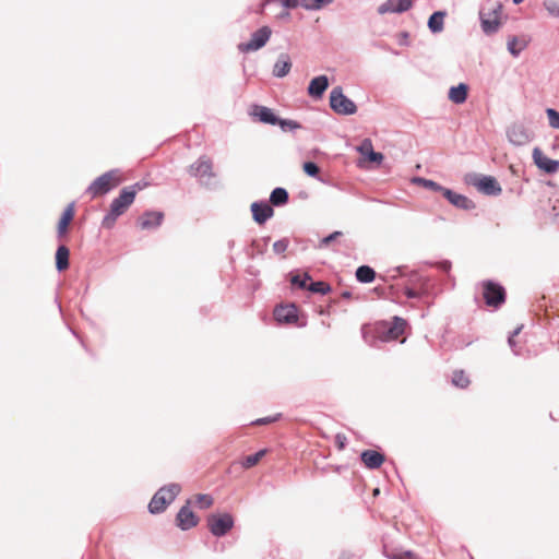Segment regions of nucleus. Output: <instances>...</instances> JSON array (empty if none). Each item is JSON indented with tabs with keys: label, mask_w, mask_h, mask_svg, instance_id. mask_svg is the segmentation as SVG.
<instances>
[{
	"label": "nucleus",
	"mask_w": 559,
	"mask_h": 559,
	"mask_svg": "<svg viewBox=\"0 0 559 559\" xmlns=\"http://www.w3.org/2000/svg\"><path fill=\"white\" fill-rule=\"evenodd\" d=\"M147 186V182L139 181L132 186L123 188L119 195L112 200L110 210L104 217L102 226L107 229L112 228L117 218L126 213L130 205L134 202L136 193L145 189Z\"/></svg>",
	"instance_id": "nucleus-1"
},
{
	"label": "nucleus",
	"mask_w": 559,
	"mask_h": 559,
	"mask_svg": "<svg viewBox=\"0 0 559 559\" xmlns=\"http://www.w3.org/2000/svg\"><path fill=\"white\" fill-rule=\"evenodd\" d=\"M481 29L487 35H491L500 28L502 24V4L498 1H488L479 11Z\"/></svg>",
	"instance_id": "nucleus-2"
},
{
	"label": "nucleus",
	"mask_w": 559,
	"mask_h": 559,
	"mask_svg": "<svg viewBox=\"0 0 559 559\" xmlns=\"http://www.w3.org/2000/svg\"><path fill=\"white\" fill-rule=\"evenodd\" d=\"M123 181V177L118 169L109 170L97 177L87 188L86 193L92 199L100 197L118 187Z\"/></svg>",
	"instance_id": "nucleus-3"
},
{
	"label": "nucleus",
	"mask_w": 559,
	"mask_h": 559,
	"mask_svg": "<svg viewBox=\"0 0 559 559\" xmlns=\"http://www.w3.org/2000/svg\"><path fill=\"white\" fill-rule=\"evenodd\" d=\"M180 492V486L177 484H170L160 488L152 498L148 509L151 513H160L163 512L169 503L177 497Z\"/></svg>",
	"instance_id": "nucleus-4"
},
{
	"label": "nucleus",
	"mask_w": 559,
	"mask_h": 559,
	"mask_svg": "<svg viewBox=\"0 0 559 559\" xmlns=\"http://www.w3.org/2000/svg\"><path fill=\"white\" fill-rule=\"evenodd\" d=\"M330 106L335 112L341 115H353L357 110L355 103L343 94V90L340 86L332 90Z\"/></svg>",
	"instance_id": "nucleus-5"
},
{
	"label": "nucleus",
	"mask_w": 559,
	"mask_h": 559,
	"mask_svg": "<svg viewBox=\"0 0 559 559\" xmlns=\"http://www.w3.org/2000/svg\"><path fill=\"white\" fill-rule=\"evenodd\" d=\"M207 526L214 536H224L234 526V519L229 513L211 514L207 518Z\"/></svg>",
	"instance_id": "nucleus-6"
},
{
	"label": "nucleus",
	"mask_w": 559,
	"mask_h": 559,
	"mask_svg": "<svg viewBox=\"0 0 559 559\" xmlns=\"http://www.w3.org/2000/svg\"><path fill=\"white\" fill-rule=\"evenodd\" d=\"M483 297L489 307L498 308L506 300L504 288L491 281L483 283Z\"/></svg>",
	"instance_id": "nucleus-7"
},
{
	"label": "nucleus",
	"mask_w": 559,
	"mask_h": 559,
	"mask_svg": "<svg viewBox=\"0 0 559 559\" xmlns=\"http://www.w3.org/2000/svg\"><path fill=\"white\" fill-rule=\"evenodd\" d=\"M271 28L269 26H263L251 35L249 41L239 44L238 49L241 52L255 51L262 48L267 43V40L271 37Z\"/></svg>",
	"instance_id": "nucleus-8"
},
{
	"label": "nucleus",
	"mask_w": 559,
	"mask_h": 559,
	"mask_svg": "<svg viewBox=\"0 0 559 559\" xmlns=\"http://www.w3.org/2000/svg\"><path fill=\"white\" fill-rule=\"evenodd\" d=\"M189 173L197 178H212L214 176L212 159L207 156H201L189 167Z\"/></svg>",
	"instance_id": "nucleus-9"
},
{
	"label": "nucleus",
	"mask_w": 559,
	"mask_h": 559,
	"mask_svg": "<svg viewBox=\"0 0 559 559\" xmlns=\"http://www.w3.org/2000/svg\"><path fill=\"white\" fill-rule=\"evenodd\" d=\"M473 185L478 189V191L488 195H498L502 191L497 179L491 176L478 177L475 179Z\"/></svg>",
	"instance_id": "nucleus-10"
},
{
	"label": "nucleus",
	"mask_w": 559,
	"mask_h": 559,
	"mask_svg": "<svg viewBox=\"0 0 559 559\" xmlns=\"http://www.w3.org/2000/svg\"><path fill=\"white\" fill-rule=\"evenodd\" d=\"M533 159L535 165L547 174H555L559 170V160L549 158L538 147L533 151Z\"/></svg>",
	"instance_id": "nucleus-11"
},
{
	"label": "nucleus",
	"mask_w": 559,
	"mask_h": 559,
	"mask_svg": "<svg viewBox=\"0 0 559 559\" xmlns=\"http://www.w3.org/2000/svg\"><path fill=\"white\" fill-rule=\"evenodd\" d=\"M357 151L362 156L359 163L369 162L381 164L383 160V155L373 151L372 142L370 139H365L357 147Z\"/></svg>",
	"instance_id": "nucleus-12"
},
{
	"label": "nucleus",
	"mask_w": 559,
	"mask_h": 559,
	"mask_svg": "<svg viewBox=\"0 0 559 559\" xmlns=\"http://www.w3.org/2000/svg\"><path fill=\"white\" fill-rule=\"evenodd\" d=\"M295 305L278 306L274 309V318L280 323H295L298 320Z\"/></svg>",
	"instance_id": "nucleus-13"
},
{
	"label": "nucleus",
	"mask_w": 559,
	"mask_h": 559,
	"mask_svg": "<svg viewBox=\"0 0 559 559\" xmlns=\"http://www.w3.org/2000/svg\"><path fill=\"white\" fill-rule=\"evenodd\" d=\"M251 212H252L253 219L260 225L264 224L274 214L273 207L269 203H265V202L252 203Z\"/></svg>",
	"instance_id": "nucleus-14"
},
{
	"label": "nucleus",
	"mask_w": 559,
	"mask_h": 559,
	"mask_svg": "<svg viewBox=\"0 0 559 559\" xmlns=\"http://www.w3.org/2000/svg\"><path fill=\"white\" fill-rule=\"evenodd\" d=\"M176 521H177V525L181 530H189V528L194 527L198 524L199 519L192 512V510L189 508V506H183L179 510V512L177 514V518H176Z\"/></svg>",
	"instance_id": "nucleus-15"
},
{
	"label": "nucleus",
	"mask_w": 559,
	"mask_h": 559,
	"mask_svg": "<svg viewBox=\"0 0 559 559\" xmlns=\"http://www.w3.org/2000/svg\"><path fill=\"white\" fill-rule=\"evenodd\" d=\"M164 219V213L158 211L145 212L139 219L138 224L141 229H153L158 227Z\"/></svg>",
	"instance_id": "nucleus-16"
},
{
	"label": "nucleus",
	"mask_w": 559,
	"mask_h": 559,
	"mask_svg": "<svg viewBox=\"0 0 559 559\" xmlns=\"http://www.w3.org/2000/svg\"><path fill=\"white\" fill-rule=\"evenodd\" d=\"M413 0H388L378 9L380 14L388 12H404L412 8Z\"/></svg>",
	"instance_id": "nucleus-17"
},
{
	"label": "nucleus",
	"mask_w": 559,
	"mask_h": 559,
	"mask_svg": "<svg viewBox=\"0 0 559 559\" xmlns=\"http://www.w3.org/2000/svg\"><path fill=\"white\" fill-rule=\"evenodd\" d=\"M74 215H75L74 203H70L64 209V211L59 219L58 226H57V231H58L59 237H63L68 233L69 225L73 221Z\"/></svg>",
	"instance_id": "nucleus-18"
},
{
	"label": "nucleus",
	"mask_w": 559,
	"mask_h": 559,
	"mask_svg": "<svg viewBox=\"0 0 559 559\" xmlns=\"http://www.w3.org/2000/svg\"><path fill=\"white\" fill-rule=\"evenodd\" d=\"M250 115L257 118L259 121L269 124H276L278 121L270 108L260 105H253L251 107Z\"/></svg>",
	"instance_id": "nucleus-19"
},
{
	"label": "nucleus",
	"mask_w": 559,
	"mask_h": 559,
	"mask_svg": "<svg viewBox=\"0 0 559 559\" xmlns=\"http://www.w3.org/2000/svg\"><path fill=\"white\" fill-rule=\"evenodd\" d=\"M384 460V455L374 450H366L361 453L362 463L370 469L379 468Z\"/></svg>",
	"instance_id": "nucleus-20"
},
{
	"label": "nucleus",
	"mask_w": 559,
	"mask_h": 559,
	"mask_svg": "<svg viewBox=\"0 0 559 559\" xmlns=\"http://www.w3.org/2000/svg\"><path fill=\"white\" fill-rule=\"evenodd\" d=\"M329 86V80L325 75H319L310 81L308 86V94L311 97L319 98L323 95Z\"/></svg>",
	"instance_id": "nucleus-21"
},
{
	"label": "nucleus",
	"mask_w": 559,
	"mask_h": 559,
	"mask_svg": "<svg viewBox=\"0 0 559 559\" xmlns=\"http://www.w3.org/2000/svg\"><path fill=\"white\" fill-rule=\"evenodd\" d=\"M442 194L451 204H453L456 207L467 210V209H471L473 206V203H472V201L469 199H467L463 194H459L456 192H453L450 189L445 188V190H443Z\"/></svg>",
	"instance_id": "nucleus-22"
},
{
	"label": "nucleus",
	"mask_w": 559,
	"mask_h": 559,
	"mask_svg": "<svg viewBox=\"0 0 559 559\" xmlns=\"http://www.w3.org/2000/svg\"><path fill=\"white\" fill-rule=\"evenodd\" d=\"M406 328V321L395 317L392 325L388 329L385 333L384 340L386 341H393L397 340L403 333Z\"/></svg>",
	"instance_id": "nucleus-23"
},
{
	"label": "nucleus",
	"mask_w": 559,
	"mask_h": 559,
	"mask_svg": "<svg viewBox=\"0 0 559 559\" xmlns=\"http://www.w3.org/2000/svg\"><path fill=\"white\" fill-rule=\"evenodd\" d=\"M292 62L287 55H281L273 68V74L276 78H283L289 73Z\"/></svg>",
	"instance_id": "nucleus-24"
},
{
	"label": "nucleus",
	"mask_w": 559,
	"mask_h": 559,
	"mask_svg": "<svg viewBox=\"0 0 559 559\" xmlns=\"http://www.w3.org/2000/svg\"><path fill=\"white\" fill-rule=\"evenodd\" d=\"M467 92L468 87L464 83L452 86L449 91V99L454 104H463L467 98Z\"/></svg>",
	"instance_id": "nucleus-25"
},
{
	"label": "nucleus",
	"mask_w": 559,
	"mask_h": 559,
	"mask_svg": "<svg viewBox=\"0 0 559 559\" xmlns=\"http://www.w3.org/2000/svg\"><path fill=\"white\" fill-rule=\"evenodd\" d=\"M70 251L66 246H59L56 251V267L58 271H64L69 267Z\"/></svg>",
	"instance_id": "nucleus-26"
},
{
	"label": "nucleus",
	"mask_w": 559,
	"mask_h": 559,
	"mask_svg": "<svg viewBox=\"0 0 559 559\" xmlns=\"http://www.w3.org/2000/svg\"><path fill=\"white\" fill-rule=\"evenodd\" d=\"M266 453H267V450L262 449L254 454L247 455V456L242 457L240 461V464L246 469L251 468V467L258 465L260 463V461L265 456Z\"/></svg>",
	"instance_id": "nucleus-27"
},
{
	"label": "nucleus",
	"mask_w": 559,
	"mask_h": 559,
	"mask_svg": "<svg viewBox=\"0 0 559 559\" xmlns=\"http://www.w3.org/2000/svg\"><path fill=\"white\" fill-rule=\"evenodd\" d=\"M444 16L445 12L437 11L429 17L428 27L432 33H440L443 29Z\"/></svg>",
	"instance_id": "nucleus-28"
},
{
	"label": "nucleus",
	"mask_w": 559,
	"mask_h": 559,
	"mask_svg": "<svg viewBox=\"0 0 559 559\" xmlns=\"http://www.w3.org/2000/svg\"><path fill=\"white\" fill-rule=\"evenodd\" d=\"M287 201L288 193L284 188H275L270 195V202L274 206L284 205Z\"/></svg>",
	"instance_id": "nucleus-29"
},
{
	"label": "nucleus",
	"mask_w": 559,
	"mask_h": 559,
	"mask_svg": "<svg viewBox=\"0 0 559 559\" xmlns=\"http://www.w3.org/2000/svg\"><path fill=\"white\" fill-rule=\"evenodd\" d=\"M527 39L525 37H511L508 40V49L513 56H518L526 46Z\"/></svg>",
	"instance_id": "nucleus-30"
},
{
	"label": "nucleus",
	"mask_w": 559,
	"mask_h": 559,
	"mask_svg": "<svg viewBox=\"0 0 559 559\" xmlns=\"http://www.w3.org/2000/svg\"><path fill=\"white\" fill-rule=\"evenodd\" d=\"M356 277L361 283H371L376 277V272L368 265H361L356 271Z\"/></svg>",
	"instance_id": "nucleus-31"
},
{
	"label": "nucleus",
	"mask_w": 559,
	"mask_h": 559,
	"mask_svg": "<svg viewBox=\"0 0 559 559\" xmlns=\"http://www.w3.org/2000/svg\"><path fill=\"white\" fill-rule=\"evenodd\" d=\"M452 384L459 389H466L471 380L464 370H455L452 374Z\"/></svg>",
	"instance_id": "nucleus-32"
},
{
	"label": "nucleus",
	"mask_w": 559,
	"mask_h": 559,
	"mask_svg": "<svg viewBox=\"0 0 559 559\" xmlns=\"http://www.w3.org/2000/svg\"><path fill=\"white\" fill-rule=\"evenodd\" d=\"M415 183L426 188V189H430L432 191H437V192H441L443 193V190H445V188H443L442 186H440L439 183H437L436 181H432L430 179H425V178H421V177H417V178H414L413 180Z\"/></svg>",
	"instance_id": "nucleus-33"
},
{
	"label": "nucleus",
	"mask_w": 559,
	"mask_h": 559,
	"mask_svg": "<svg viewBox=\"0 0 559 559\" xmlns=\"http://www.w3.org/2000/svg\"><path fill=\"white\" fill-rule=\"evenodd\" d=\"M510 141L514 144L521 145L527 141V135L518 128H513L508 132Z\"/></svg>",
	"instance_id": "nucleus-34"
},
{
	"label": "nucleus",
	"mask_w": 559,
	"mask_h": 559,
	"mask_svg": "<svg viewBox=\"0 0 559 559\" xmlns=\"http://www.w3.org/2000/svg\"><path fill=\"white\" fill-rule=\"evenodd\" d=\"M194 502L201 509H209L212 507L214 500L210 495L198 493L194 496Z\"/></svg>",
	"instance_id": "nucleus-35"
},
{
	"label": "nucleus",
	"mask_w": 559,
	"mask_h": 559,
	"mask_svg": "<svg viewBox=\"0 0 559 559\" xmlns=\"http://www.w3.org/2000/svg\"><path fill=\"white\" fill-rule=\"evenodd\" d=\"M307 289H309L312 293H318L325 295L331 290V287L328 283L319 281V282H312Z\"/></svg>",
	"instance_id": "nucleus-36"
},
{
	"label": "nucleus",
	"mask_w": 559,
	"mask_h": 559,
	"mask_svg": "<svg viewBox=\"0 0 559 559\" xmlns=\"http://www.w3.org/2000/svg\"><path fill=\"white\" fill-rule=\"evenodd\" d=\"M331 2L332 0H301V5L307 10H318Z\"/></svg>",
	"instance_id": "nucleus-37"
},
{
	"label": "nucleus",
	"mask_w": 559,
	"mask_h": 559,
	"mask_svg": "<svg viewBox=\"0 0 559 559\" xmlns=\"http://www.w3.org/2000/svg\"><path fill=\"white\" fill-rule=\"evenodd\" d=\"M546 114H547L550 127H552L555 129H559V112L552 108H548L546 110Z\"/></svg>",
	"instance_id": "nucleus-38"
},
{
	"label": "nucleus",
	"mask_w": 559,
	"mask_h": 559,
	"mask_svg": "<svg viewBox=\"0 0 559 559\" xmlns=\"http://www.w3.org/2000/svg\"><path fill=\"white\" fill-rule=\"evenodd\" d=\"M544 5L551 15L559 16V0H545Z\"/></svg>",
	"instance_id": "nucleus-39"
},
{
	"label": "nucleus",
	"mask_w": 559,
	"mask_h": 559,
	"mask_svg": "<svg viewBox=\"0 0 559 559\" xmlns=\"http://www.w3.org/2000/svg\"><path fill=\"white\" fill-rule=\"evenodd\" d=\"M302 169L310 177H317L320 173L319 167L312 162L304 163Z\"/></svg>",
	"instance_id": "nucleus-40"
},
{
	"label": "nucleus",
	"mask_w": 559,
	"mask_h": 559,
	"mask_svg": "<svg viewBox=\"0 0 559 559\" xmlns=\"http://www.w3.org/2000/svg\"><path fill=\"white\" fill-rule=\"evenodd\" d=\"M386 557L390 559H417L416 555L412 551L386 552Z\"/></svg>",
	"instance_id": "nucleus-41"
},
{
	"label": "nucleus",
	"mask_w": 559,
	"mask_h": 559,
	"mask_svg": "<svg viewBox=\"0 0 559 559\" xmlns=\"http://www.w3.org/2000/svg\"><path fill=\"white\" fill-rule=\"evenodd\" d=\"M276 124H280L283 130H286V129L294 130V129L300 128V124L294 120L278 119Z\"/></svg>",
	"instance_id": "nucleus-42"
},
{
	"label": "nucleus",
	"mask_w": 559,
	"mask_h": 559,
	"mask_svg": "<svg viewBox=\"0 0 559 559\" xmlns=\"http://www.w3.org/2000/svg\"><path fill=\"white\" fill-rule=\"evenodd\" d=\"M342 231H334L332 233L331 235L324 237L321 241H320V247H328L330 243H332L333 241H335L337 238H340L342 236Z\"/></svg>",
	"instance_id": "nucleus-43"
},
{
	"label": "nucleus",
	"mask_w": 559,
	"mask_h": 559,
	"mask_svg": "<svg viewBox=\"0 0 559 559\" xmlns=\"http://www.w3.org/2000/svg\"><path fill=\"white\" fill-rule=\"evenodd\" d=\"M278 418H280V415L267 416V417L259 418V419L252 421V425H257V426L267 425V424H272V423L276 421Z\"/></svg>",
	"instance_id": "nucleus-44"
},
{
	"label": "nucleus",
	"mask_w": 559,
	"mask_h": 559,
	"mask_svg": "<svg viewBox=\"0 0 559 559\" xmlns=\"http://www.w3.org/2000/svg\"><path fill=\"white\" fill-rule=\"evenodd\" d=\"M347 443V438L344 433H337L335 436V444L340 451L344 450Z\"/></svg>",
	"instance_id": "nucleus-45"
},
{
	"label": "nucleus",
	"mask_w": 559,
	"mask_h": 559,
	"mask_svg": "<svg viewBox=\"0 0 559 559\" xmlns=\"http://www.w3.org/2000/svg\"><path fill=\"white\" fill-rule=\"evenodd\" d=\"M287 246H288V243L286 240H278V241L274 242L273 250L276 253H284L287 249Z\"/></svg>",
	"instance_id": "nucleus-46"
},
{
	"label": "nucleus",
	"mask_w": 559,
	"mask_h": 559,
	"mask_svg": "<svg viewBox=\"0 0 559 559\" xmlns=\"http://www.w3.org/2000/svg\"><path fill=\"white\" fill-rule=\"evenodd\" d=\"M309 280H310V276L308 274H305L304 280H300L299 276H294L292 280V283L298 285L301 288H307L308 286L306 283Z\"/></svg>",
	"instance_id": "nucleus-47"
},
{
	"label": "nucleus",
	"mask_w": 559,
	"mask_h": 559,
	"mask_svg": "<svg viewBox=\"0 0 559 559\" xmlns=\"http://www.w3.org/2000/svg\"><path fill=\"white\" fill-rule=\"evenodd\" d=\"M281 1L287 8H295L298 4V0H281Z\"/></svg>",
	"instance_id": "nucleus-48"
},
{
	"label": "nucleus",
	"mask_w": 559,
	"mask_h": 559,
	"mask_svg": "<svg viewBox=\"0 0 559 559\" xmlns=\"http://www.w3.org/2000/svg\"><path fill=\"white\" fill-rule=\"evenodd\" d=\"M405 294H406V296H407L408 298H415V297H417V296H418V295H417V293H416V292H414V290H412V289H407V290L405 292Z\"/></svg>",
	"instance_id": "nucleus-49"
},
{
	"label": "nucleus",
	"mask_w": 559,
	"mask_h": 559,
	"mask_svg": "<svg viewBox=\"0 0 559 559\" xmlns=\"http://www.w3.org/2000/svg\"><path fill=\"white\" fill-rule=\"evenodd\" d=\"M342 297L349 299L352 297V293L346 290V292L342 293Z\"/></svg>",
	"instance_id": "nucleus-50"
},
{
	"label": "nucleus",
	"mask_w": 559,
	"mask_h": 559,
	"mask_svg": "<svg viewBox=\"0 0 559 559\" xmlns=\"http://www.w3.org/2000/svg\"><path fill=\"white\" fill-rule=\"evenodd\" d=\"M523 1H524V0H513V2H514L515 4H520V3H522Z\"/></svg>",
	"instance_id": "nucleus-51"
},
{
	"label": "nucleus",
	"mask_w": 559,
	"mask_h": 559,
	"mask_svg": "<svg viewBox=\"0 0 559 559\" xmlns=\"http://www.w3.org/2000/svg\"><path fill=\"white\" fill-rule=\"evenodd\" d=\"M509 343H510V344H512V343H513V338H512V337H510V338H509Z\"/></svg>",
	"instance_id": "nucleus-52"
}]
</instances>
